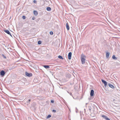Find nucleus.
Instances as JSON below:
<instances>
[{"instance_id":"obj_1","label":"nucleus","mask_w":120,"mask_h":120,"mask_svg":"<svg viewBox=\"0 0 120 120\" xmlns=\"http://www.w3.org/2000/svg\"><path fill=\"white\" fill-rule=\"evenodd\" d=\"M86 56L83 54L82 53L81 56V59L82 63L83 64L85 63L86 59L85 58Z\"/></svg>"},{"instance_id":"obj_2","label":"nucleus","mask_w":120,"mask_h":120,"mask_svg":"<svg viewBox=\"0 0 120 120\" xmlns=\"http://www.w3.org/2000/svg\"><path fill=\"white\" fill-rule=\"evenodd\" d=\"M4 32L8 34L11 37H12V36L11 33H10V31L8 30H4Z\"/></svg>"},{"instance_id":"obj_3","label":"nucleus","mask_w":120,"mask_h":120,"mask_svg":"<svg viewBox=\"0 0 120 120\" xmlns=\"http://www.w3.org/2000/svg\"><path fill=\"white\" fill-rule=\"evenodd\" d=\"M25 74L26 76L29 77L31 76L32 75V74L31 73H29L27 72H25Z\"/></svg>"},{"instance_id":"obj_4","label":"nucleus","mask_w":120,"mask_h":120,"mask_svg":"<svg viewBox=\"0 0 120 120\" xmlns=\"http://www.w3.org/2000/svg\"><path fill=\"white\" fill-rule=\"evenodd\" d=\"M101 81L104 84L105 86L106 87L107 85V82L103 79H101Z\"/></svg>"},{"instance_id":"obj_5","label":"nucleus","mask_w":120,"mask_h":120,"mask_svg":"<svg viewBox=\"0 0 120 120\" xmlns=\"http://www.w3.org/2000/svg\"><path fill=\"white\" fill-rule=\"evenodd\" d=\"M5 73V71L3 70H2L0 72V75H1L2 76H3L4 75Z\"/></svg>"},{"instance_id":"obj_6","label":"nucleus","mask_w":120,"mask_h":120,"mask_svg":"<svg viewBox=\"0 0 120 120\" xmlns=\"http://www.w3.org/2000/svg\"><path fill=\"white\" fill-rule=\"evenodd\" d=\"M72 53L71 52H69L68 55V59L69 60H70L72 56Z\"/></svg>"},{"instance_id":"obj_7","label":"nucleus","mask_w":120,"mask_h":120,"mask_svg":"<svg viewBox=\"0 0 120 120\" xmlns=\"http://www.w3.org/2000/svg\"><path fill=\"white\" fill-rule=\"evenodd\" d=\"M94 94V91L93 90H91L90 91V96H93Z\"/></svg>"},{"instance_id":"obj_8","label":"nucleus","mask_w":120,"mask_h":120,"mask_svg":"<svg viewBox=\"0 0 120 120\" xmlns=\"http://www.w3.org/2000/svg\"><path fill=\"white\" fill-rule=\"evenodd\" d=\"M101 116L103 117L106 120H110V119L107 118V116L105 115H102Z\"/></svg>"},{"instance_id":"obj_9","label":"nucleus","mask_w":120,"mask_h":120,"mask_svg":"<svg viewBox=\"0 0 120 120\" xmlns=\"http://www.w3.org/2000/svg\"><path fill=\"white\" fill-rule=\"evenodd\" d=\"M108 85L111 88L113 89L114 88V86L112 85L110 83H109L108 84Z\"/></svg>"},{"instance_id":"obj_10","label":"nucleus","mask_w":120,"mask_h":120,"mask_svg":"<svg viewBox=\"0 0 120 120\" xmlns=\"http://www.w3.org/2000/svg\"><path fill=\"white\" fill-rule=\"evenodd\" d=\"M43 66L46 69H48L50 68L49 66L47 65H43Z\"/></svg>"},{"instance_id":"obj_11","label":"nucleus","mask_w":120,"mask_h":120,"mask_svg":"<svg viewBox=\"0 0 120 120\" xmlns=\"http://www.w3.org/2000/svg\"><path fill=\"white\" fill-rule=\"evenodd\" d=\"M66 27L67 30H69V27L68 22L66 24Z\"/></svg>"},{"instance_id":"obj_12","label":"nucleus","mask_w":120,"mask_h":120,"mask_svg":"<svg viewBox=\"0 0 120 120\" xmlns=\"http://www.w3.org/2000/svg\"><path fill=\"white\" fill-rule=\"evenodd\" d=\"M110 55V53L109 52H106V57L107 58H108L109 57Z\"/></svg>"},{"instance_id":"obj_13","label":"nucleus","mask_w":120,"mask_h":120,"mask_svg":"<svg viewBox=\"0 0 120 120\" xmlns=\"http://www.w3.org/2000/svg\"><path fill=\"white\" fill-rule=\"evenodd\" d=\"M34 15L36 16L38 14V13L37 11L35 10H34Z\"/></svg>"},{"instance_id":"obj_14","label":"nucleus","mask_w":120,"mask_h":120,"mask_svg":"<svg viewBox=\"0 0 120 120\" xmlns=\"http://www.w3.org/2000/svg\"><path fill=\"white\" fill-rule=\"evenodd\" d=\"M112 58L114 60H116L117 59V57H116L114 55H113L112 56Z\"/></svg>"},{"instance_id":"obj_15","label":"nucleus","mask_w":120,"mask_h":120,"mask_svg":"<svg viewBox=\"0 0 120 120\" xmlns=\"http://www.w3.org/2000/svg\"><path fill=\"white\" fill-rule=\"evenodd\" d=\"M46 9L47 11H50L51 10V8L50 7H48Z\"/></svg>"},{"instance_id":"obj_16","label":"nucleus","mask_w":120,"mask_h":120,"mask_svg":"<svg viewBox=\"0 0 120 120\" xmlns=\"http://www.w3.org/2000/svg\"><path fill=\"white\" fill-rule=\"evenodd\" d=\"M31 101V100L30 99L28 101H27V105H29L30 102Z\"/></svg>"},{"instance_id":"obj_17","label":"nucleus","mask_w":120,"mask_h":120,"mask_svg":"<svg viewBox=\"0 0 120 120\" xmlns=\"http://www.w3.org/2000/svg\"><path fill=\"white\" fill-rule=\"evenodd\" d=\"M58 57L59 58L62 60H63V58L60 55L58 56Z\"/></svg>"},{"instance_id":"obj_18","label":"nucleus","mask_w":120,"mask_h":120,"mask_svg":"<svg viewBox=\"0 0 120 120\" xmlns=\"http://www.w3.org/2000/svg\"><path fill=\"white\" fill-rule=\"evenodd\" d=\"M71 77V75L70 74H68L66 76V77H68V78H70Z\"/></svg>"},{"instance_id":"obj_19","label":"nucleus","mask_w":120,"mask_h":120,"mask_svg":"<svg viewBox=\"0 0 120 120\" xmlns=\"http://www.w3.org/2000/svg\"><path fill=\"white\" fill-rule=\"evenodd\" d=\"M88 110H89V111L90 112L91 111V106H89L88 107Z\"/></svg>"},{"instance_id":"obj_20","label":"nucleus","mask_w":120,"mask_h":120,"mask_svg":"<svg viewBox=\"0 0 120 120\" xmlns=\"http://www.w3.org/2000/svg\"><path fill=\"white\" fill-rule=\"evenodd\" d=\"M42 43V42L41 41H39L38 42V44L40 45Z\"/></svg>"},{"instance_id":"obj_21","label":"nucleus","mask_w":120,"mask_h":120,"mask_svg":"<svg viewBox=\"0 0 120 120\" xmlns=\"http://www.w3.org/2000/svg\"><path fill=\"white\" fill-rule=\"evenodd\" d=\"M51 115H49L47 116V118L48 119L50 117H51Z\"/></svg>"},{"instance_id":"obj_22","label":"nucleus","mask_w":120,"mask_h":120,"mask_svg":"<svg viewBox=\"0 0 120 120\" xmlns=\"http://www.w3.org/2000/svg\"><path fill=\"white\" fill-rule=\"evenodd\" d=\"M2 56L4 59H5L6 58V56H5L4 54H2Z\"/></svg>"},{"instance_id":"obj_23","label":"nucleus","mask_w":120,"mask_h":120,"mask_svg":"<svg viewBox=\"0 0 120 120\" xmlns=\"http://www.w3.org/2000/svg\"><path fill=\"white\" fill-rule=\"evenodd\" d=\"M50 34L52 35L53 34V32L52 31H51L49 33Z\"/></svg>"},{"instance_id":"obj_24","label":"nucleus","mask_w":120,"mask_h":120,"mask_svg":"<svg viewBox=\"0 0 120 120\" xmlns=\"http://www.w3.org/2000/svg\"><path fill=\"white\" fill-rule=\"evenodd\" d=\"M22 18L23 19H26L25 16H23L22 17Z\"/></svg>"},{"instance_id":"obj_25","label":"nucleus","mask_w":120,"mask_h":120,"mask_svg":"<svg viewBox=\"0 0 120 120\" xmlns=\"http://www.w3.org/2000/svg\"><path fill=\"white\" fill-rule=\"evenodd\" d=\"M52 112H54V113H56V111L55 110H54V109H53L52 110Z\"/></svg>"},{"instance_id":"obj_26","label":"nucleus","mask_w":120,"mask_h":120,"mask_svg":"<svg viewBox=\"0 0 120 120\" xmlns=\"http://www.w3.org/2000/svg\"><path fill=\"white\" fill-rule=\"evenodd\" d=\"M33 2H34V3H37V1H36L35 0H34V1H33Z\"/></svg>"},{"instance_id":"obj_27","label":"nucleus","mask_w":120,"mask_h":120,"mask_svg":"<svg viewBox=\"0 0 120 120\" xmlns=\"http://www.w3.org/2000/svg\"><path fill=\"white\" fill-rule=\"evenodd\" d=\"M32 19L33 20H34L35 19V18L34 17H33L32 18Z\"/></svg>"},{"instance_id":"obj_28","label":"nucleus","mask_w":120,"mask_h":120,"mask_svg":"<svg viewBox=\"0 0 120 120\" xmlns=\"http://www.w3.org/2000/svg\"><path fill=\"white\" fill-rule=\"evenodd\" d=\"M67 92H68V93L70 94V95H71L72 96V94L71 93V92L69 93L68 91H67Z\"/></svg>"},{"instance_id":"obj_29","label":"nucleus","mask_w":120,"mask_h":120,"mask_svg":"<svg viewBox=\"0 0 120 120\" xmlns=\"http://www.w3.org/2000/svg\"><path fill=\"white\" fill-rule=\"evenodd\" d=\"M51 102L52 103H53L54 102V101L53 100H51Z\"/></svg>"},{"instance_id":"obj_30","label":"nucleus","mask_w":120,"mask_h":120,"mask_svg":"<svg viewBox=\"0 0 120 120\" xmlns=\"http://www.w3.org/2000/svg\"><path fill=\"white\" fill-rule=\"evenodd\" d=\"M87 104H88V103H86V105H87Z\"/></svg>"},{"instance_id":"obj_31","label":"nucleus","mask_w":120,"mask_h":120,"mask_svg":"<svg viewBox=\"0 0 120 120\" xmlns=\"http://www.w3.org/2000/svg\"><path fill=\"white\" fill-rule=\"evenodd\" d=\"M84 110H85V109H84Z\"/></svg>"}]
</instances>
